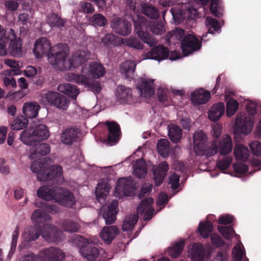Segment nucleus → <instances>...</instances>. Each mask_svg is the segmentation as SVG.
Segmentation results:
<instances>
[{"instance_id":"obj_49","label":"nucleus","mask_w":261,"mask_h":261,"mask_svg":"<svg viewBox=\"0 0 261 261\" xmlns=\"http://www.w3.org/2000/svg\"><path fill=\"white\" fill-rule=\"evenodd\" d=\"M184 247L185 241L182 240L169 249V255L173 258L177 257L182 252Z\"/></svg>"},{"instance_id":"obj_32","label":"nucleus","mask_w":261,"mask_h":261,"mask_svg":"<svg viewBox=\"0 0 261 261\" xmlns=\"http://www.w3.org/2000/svg\"><path fill=\"white\" fill-rule=\"evenodd\" d=\"M110 187L109 184L105 180L101 181L97 184L95 190L96 197L99 202L105 201L107 195L109 194Z\"/></svg>"},{"instance_id":"obj_42","label":"nucleus","mask_w":261,"mask_h":261,"mask_svg":"<svg viewBox=\"0 0 261 261\" xmlns=\"http://www.w3.org/2000/svg\"><path fill=\"white\" fill-rule=\"evenodd\" d=\"M61 226L64 231L71 233L78 232L81 228L80 225L77 222L70 219L63 220Z\"/></svg>"},{"instance_id":"obj_60","label":"nucleus","mask_w":261,"mask_h":261,"mask_svg":"<svg viewBox=\"0 0 261 261\" xmlns=\"http://www.w3.org/2000/svg\"><path fill=\"white\" fill-rule=\"evenodd\" d=\"M126 44L131 47L137 49H142L143 48V44L137 38H129L126 41Z\"/></svg>"},{"instance_id":"obj_44","label":"nucleus","mask_w":261,"mask_h":261,"mask_svg":"<svg viewBox=\"0 0 261 261\" xmlns=\"http://www.w3.org/2000/svg\"><path fill=\"white\" fill-rule=\"evenodd\" d=\"M28 115H18L11 123L13 129L19 130L25 128L28 124Z\"/></svg>"},{"instance_id":"obj_4","label":"nucleus","mask_w":261,"mask_h":261,"mask_svg":"<svg viewBox=\"0 0 261 261\" xmlns=\"http://www.w3.org/2000/svg\"><path fill=\"white\" fill-rule=\"evenodd\" d=\"M31 219L35 226H30L25 230L26 238L28 241H35L44 231L43 224L44 221H50V216L46 212L40 209L35 210L31 216Z\"/></svg>"},{"instance_id":"obj_17","label":"nucleus","mask_w":261,"mask_h":261,"mask_svg":"<svg viewBox=\"0 0 261 261\" xmlns=\"http://www.w3.org/2000/svg\"><path fill=\"white\" fill-rule=\"evenodd\" d=\"M82 73L94 79H98L104 75L105 69L101 64L92 62L90 63L88 66L85 65L82 67Z\"/></svg>"},{"instance_id":"obj_57","label":"nucleus","mask_w":261,"mask_h":261,"mask_svg":"<svg viewBox=\"0 0 261 261\" xmlns=\"http://www.w3.org/2000/svg\"><path fill=\"white\" fill-rule=\"evenodd\" d=\"M232 161V158L231 156L224 157L222 159L217 161V167L221 170H225L231 165Z\"/></svg>"},{"instance_id":"obj_62","label":"nucleus","mask_w":261,"mask_h":261,"mask_svg":"<svg viewBox=\"0 0 261 261\" xmlns=\"http://www.w3.org/2000/svg\"><path fill=\"white\" fill-rule=\"evenodd\" d=\"M234 218L230 215H221L218 220L219 224L221 225L230 224L233 221Z\"/></svg>"},{"instance_id":"obj_22","label":"nucleus","mask_w":261,"mask_h":261,"mask_svg":"<svg viewBox=\"0 0 261 261\" xmlns=\"http://www.w3.org/2000/svg\"><path fill=\"white\" fill-rule=\"evenodd\" d=\"M34 147L31 151L30 158L31 159H35L40 156L48 154L50 152V145L46 143L37 144L35 143Z\"/></svg>"},{"instance_id":"obj_8","label":"nucleus","mask_w":261,"mask_h":261,"mask_svg":"<svg viewBox=\"0 0 261 261\" xmlns=\"http://www.w3.org/2000/svg\"><path fill=\"white\" fill-rule=\"evenodd\" d=\"M254 115H237L234 123V129L239 133L248 135L254 125Z\"/></svg>"},{"instance_id":"obj_48","label":"nucleus","mask_w":261,"mask_h":261,"mask_svg":"<svg viewBox=\"0 0 261 261\" xmlns=\"http://www.w3.org/2000/svg\"><path fill=\"white\" fill-rule=\"evenodd\" d=\"M170 142L167 139H162L157 143L159 153L163 157L168 156L170 150Z\"/></svg>"},{"instance_id":"obj_1","label":"nucleus","mask_w":261,"mask_h":261,"mask_svg":"<svg viewBox=\"0 0 261 261\" xmlns=\"http://www.w3.org/2000/svg\"><path fill=\"white\" fill-rule=\"evenodd\" d=\"M58 48L60 50L56 53H51L48 57V62L60 71L71 70V68H75L81 65L88 61L89 53L84 50H79L74 53L70 59H67L69 55V48L65 43H59Z\"/></svg>"},{"instance_id":"obj_29","label":"nucleus","mask_w":261,"mask_h":261,"mask_svg":"<svg viewBox=\"0 0 261 261\" xmlns=\"http://www.w3.org/2000/svg\"><path fill=\"white\" fill-rule=\"evenodd\" d=\"M117 97L121 103L132 104L134 102L131 89L123 86L118 87Z\"/></svg>"},{"instance_id":"obj_63","label":"nucleus","mask_w":261,"mask_h":261,"mask_svg":"<svg viewBox=\"0 0 261 261\" xmlns=\"http://www.w3.org/2000/svg\"><path fill=\"white\" fill-rule=\"evenodd\" d=\"M180 176L177 173L172 174L169 178V184L171 185L172 190H176L179 186Z\"/></svg>"},{"instance_id":"obj_55","label":"nucleus","mask_w":261,"mask_h":261,"mask_svg":"<svg viewBox=\"0 0 261 261\" xmlns=\"http://www.w3.org/2000/svg\"><path fill=\"white\" fill-rule=\"evenodd\" d=\"M219 150V143L217 141H214L208 146L203 150L204 154L207 156H212L217 153Z\"/></svg>"},{"instance_id":"obj_58","label":"nucleus","mask_w":261,"mask_h":261,"mask_svg":"<svg viewBox=\"0 0 261 261\" xmlns=\"http://www.w3.org/2000/svg\"><path fill=\"white\" fill-rule=\"evenodd\" d=\"M225 105L223 102L214 104L208 112V114H224Z\"/></svg>"},{"instance_id":"obj_33","label":"nucleus","mask_w":261,"mask_h":261,"mask_svg":"<svg viewBox=\"0 0 261 261\" xmlns=\"http://www.w3.org/2000/svg\"><path fill=\"white\" fill-rule=\"evenodd\" d=\"M168 136L170 140L177 143L179 142L182 137V129L178 125L174 124H170L168 126Z\"/></svg>"},{"instance_id":"obj_45","label":"nucleus","mask_w":261,"mask_h":261,"mask_svg":"<svg viewBox=\"0 0 261 261\" xmlns=\"http://www.w3.org/2000/svg\"><path fill=\"white\" fill-rule=\"evenodd\" d=\"M206 141V136L201 130L197 132L193 135V144L195 147L202 150L204 144Z\"/></svg>"},{"instance_id":"obj_21","label":"nucleus","mask_w":261,"mask_h":261,"mask_svg":"<svg viewBox=\"0 0 261 261\" xmlns=\"http://www.w3.org/2000/svg\"><path fill=\"white\" fill-rule=\"evenodd\" d=\"M211 97L210 92L199 89L192 92L191 94V100L194 105H200L207 102Z\"/></svg>"},{"instance_id":"obj_27","label":"nucleus","mask_w":261,"mask_h":261,"mask_svg":"<svg viewBox=\"0 0 261 261\" xmlns=\"http://www.w3.org/2000/svg\"><path fill=\"white\" fill-rule=\"evenodd\" d=\"M79 132L77 129L70 127L63 132L61 137V141L66 145H71L77 141Z\"/></svg>"},{"instance_id":"obj_26","label":"nucleus","mask_w":261,"mask_h":261,"mask_svg":"<svg viewBox=\"0 0 261 261\" xmlns=\"http://www.w3.org/2000/svg\"><path fill=\"white\" fill-rule=\"evenodd\" d=\"M63 170L61 166L59 165L53 166L49 169L48 168L47 171H45L43 175H39V180H50L61 176Z\"/></svg>"},{"instance_id":"obj_24","label":"nucleus","mask_w":261,"mask_h":261,"mask_svg":"<svg viewBox=\"0 0 261 261\" xmlns=\"http://www.w3.org/2000/svg\"><path fill=\"white\" fill-rule=\"evenodd\" d=\"M153 80L143 79L138 86L140 95L144 97H150L154 93Z\"/></svg>"},{"instance_id":"obj_34","label":"nucleus","mask_w":261,"mask_h":261,"mask_svg":"<svg viewBox=\"0 0 261 261\" xmlns=\"http://www.w3.org/2000/svg\"><path fill=\"white\" fill-rule=\"evenodd\" d=\"M249 154V151L247 147L240 144L236 145L234 155L237 160L245 162L247 161Z\"/></svg>"},{"instance_id":"obj_38","label":"nucleus","mask_w":261,"mask_h":261,"mask_svg":"<svg viewBox=\"0 0 261 261\" xmlns=\"http://www.w3.org/2000/svg\"><path fill=\"white\" fill-rule=\"evenodd\" d=\"M101 42L105 47L112 48L120 44V38L112 33H108L101 39Z\"/></svg>"},{"instance_id":"obj_36","label":"nucleus","mask_w":261,"mask_h":261,"mask_svg":"<svg viewBox=\"0 0 261 261\" xmlns=\"http://www.w3.org/2000/svg\"><path fill=\"white\" fill-rule=\"evenodd\" d=\"M141 8L142 13L149 18L156 19L159 17V11L154 6L147 3H142Z\"/></svg>"},{"instance_id":"obj_31","label":"nucleus","mask_w":261,"mask_h":261,"mask_svg":"<svg viewBox=\"0 0 261 261\" xmlns=\"http://www.w3.org/2000/svg\"><path fill=\"white\" fill-rule=\"evenodd\" d=\"M35 143L47 140L49 137L50 133L47 127L44 124L38 125L33 130Z\"/></svg>"},{"instance_id":"obj_52","label":"nucleus","mask_w":261,"mask_h":261,"mask_svg":"<svg viewBox=\"0 0 261 261\" xmlns=\"http://www.w3.org/2000/svg\"><path fill=\"white\" fill-rule=\"evenodd\" d=\"M218 231L227 240H230L235 233V231L231 226H218Z\"/></svg>"},{"instance_id":"obj_7","label":"nucleus","mask_w":261,"mask_h":261,"mask_svg":"<svg viewBox=\"0 0 261 261\" xmlns=\"http://www.w3.org/2000/svg\"><path fill=\"white\" fill-rule=\"evenodd\" d=\"M66 79L70 82L86 86L95 93H99L101 89L99 82L94 80L90 81L84 75H79L72 72L69 73L67 74Z\"/></svg>"},{"instance_id":"obj_37","label":"nucleus","mask_w":261,"mask_h":261,"mask_svg":"<svg viewBox=\"0 0 261 261\" xmlns=\"http://www.w3.org/2000/svg\"><path fill=\"white\" fill-rule=\"evenodd\" d=\"M9 51L11 55L15 57L22 56V42L20 38H15L11 41Z\"/></svg>"},{"instance_id":"obj_50","label":"nucleus","mask_w":261,"mask_h":261,"mask_svg":"<svg viewBox=\"0 0 261 261\" xmlns=\"http://www.w3.org/2000/svg\"><path fill=\"white\" fill-rule=\"evenodd\" d=\"M48 23L51 27L64 28L65 21L57 14L53 13L48 17Z\"/></svg>"},{"instance_id":"obj_54","label":"nucleus","mask_w":261,"mask_h":261,"mask_svg":"<svg viewBox=\"0 0 261 261\" xmlns=\"http://www.w3.org/2000/svg\"><path fill=\"white\" fill-rule=\"evenodd\" d=\"M91 22L95 27H103L107 23V19L103 15L98 13L93 15Z\"/></svg>"},{"instance_id":"obj_30","label":"nucleus","mask_w":261,"mask_h":261,"mask_svg":"<svg viewBox=\"0 0 261 261\" xmlns=\"http://www.w3.org/2000/svg\"><path fill=\"white\" fill-rule=\"evenodd\" d=\"M59 92L66 94L72 99H75L79 93V89L74 85L69 83L60 84L58 87Z\"/></svg>"},{"instance_id":"obj_19","label":"nucleus","mask_w":261,"mask_h":261,"mask_svg":"<svg viewBox=\"0 0 261 261\" xmlns=\"http://www.w3.org/2000/svg\"><path fill=\"white\" fill-rule=\"evenodd\" d=\"M169 49L163 45H159L153 47L150 51L146 53V59L161 61L168 59L169 57Z\"/></svg>"},{"instance_id":"obj_53","label":"nucleus","mask_w":261,"mask_h":261,"mask_svg":"<svg viewBox=\"0 0 261 261\" xmlns=\"http://www.w3.org/2000/svg\"><path fill=\"white\" fill-rule=\"evenodd\" d=\"M239 103L237 100L233 98H229L226 103V114H235L238 110Z\"/></svg>"},{"instance_id":"obj_15","label":"nucleus","mask_w":261,"mask_h":261,"mask_svg":"<svg viewBox=\"0 0 261 261\" xmlns=\"http://www.w3.org/2000/svg\"><path fill=\"white\" fill-rule=\"evenodd\" d=\"M45 99L57 108L65 110L67 109L69 101L65 96L59 93L49 91L45 94Z\"/></svg>"},{"instance_id":"obj_43","label":"nucleus","mask_w":261,"mask_h":261,"mask_svg":"<svg viewBox=\"0 0 261 261\" xmlns=\"http://www.w3.org/2000/svg\"><path fill=\"white\" fill-rule=\"evenodd\" d=\"M205 25L208 28V32L202 36V39L206 37L207 33L214 34L215 31H217L220 29L218 20L211 17H206Z\"/></svg>"},{"instance_id":"obj_6","label":"nucleus","mask_w":261,"mask_h":261,"mask_svg":"<svg viewBox=\"0 0 261 261\" xmlns=\"http://www.w3.org/2000/svg\"><path fill=\"white\" fill-rule=\"evenodd\" d=\"M50 43L47 38L41 37L36 40L33 48V53L37 58H39L46 53H47L48 57L51 53H53V54L60 50L58 47V44L52 47H50Z\"/></svg>"},{"instance_id":"obj_18","label":"nucleus","mask_w":261,"mask_h":261,"mask_svg":"<svg viewBox=\"0 0 261 261\" xmlns=\"http://www.w3.org/2000/svg\"><path fill=\"white\" fill-rule=\"evenodd\" d=\"M53 163L49 158H44L34 161L31 165L32 172L37 173V178L39 180V175H43L45 171L48 170V167Z\"/></svg>"},{"instance_id":"obj_41","label":"nucleus","mask_w":261,"mask_h":261,"mask_svg":"<svg viewBox=\"0 0 261 261\" xmlns=\"http://www.w3.org/2000/svg\"><path fill=\"white\" fill-rule=\"evenodd\" d=\"M40 106L35 101L25 102L22 107L23 114H38Z\"/></svg>"},{"instance_id":"obj_61","label":"nucleus","mask_w":261,"mask_h":261,"mask_svg":"<svg viewBox=\"0 0 261 261\" xmlns=\"http://www.w3.org/2000/svg\"><path fill=\"white\" fill-rule=\"evenodd\" d=\"M211 240L212 244L217 248L222 247L225 244V242L218 234H212L211 236Z\"/></svg>"},{"instance_id":"obj_13","label":"nucleus","mask_w":261,"mask_h":261,"mask_svg":"<svg viewBox=\"0 0 261 261\" xmlns=\"http://www.w3.org/2000/svg\"><path fill=\"white\" fill-rule=\"evenodd\" d=\"M40 256L42 261H62L65 255L60 248L51 247L42 249L40 252Z\"/></svg>"},{"instance_id":"obj_3","label":"nucleus","mask_w":261,"mask_h":261,"mask_svg":"<svg viewBox=\"0 0 261 261\" xmlns=\"http://www.w3.org/2000/svg\"><path fill=\"white\" fill-rule=\"evenodd\" d=\"M37 195L45 200L54 199L60 205L67 207H71L75 204L73 193L66 188L58 186H42L38 189Z\"/></svg>"},{"instance_id":"obj_14","label":"nucleus","mask_w":261,"mask_h":261,"mask_svg":"<svg viewBox=\"0 0 261 261\" xmlns=\"http://www.w3.org/2000/svg\"><path fill=\"white\" fill-rule=\"evenodd\" d=\"M154 200L150 197H147L143 199L139 204L137 211L139 214H144V221L150 220L153 215L154 210L152 206Z\"/></svg>"},{"instance_id":"obj_64","label":"nucleus","mask_w":261,"mask_h":261,"mask_svg":"<svg viewBox=\"0 0 261 261\" xmlns=\"http://www.w3.org/2000/svg\"><path fill=\"white\" fill-rule=\"evenodd\" d=\"M234 172L238 174H244L248 170V167L245 164L238 163L233 164Z\"/></svg>"},{"instance_id":"obj_16","label":"nucleus","mask_w":261,"mask_h":261,"mask_svg":"<svg viewBox=\"0 0 261 261\" xmlns=\"http://www.w3.org/2000/svg\"><path fill=\"white\" fill-rule=\"evenodd\" d=\"M118 205V201L117 200H113L108 206L106 207H103L101 210V212L103 213L102 217L105 220L106 224H112L115 222Z\"/></svg>"},{"instance_id":"obj_10","label":"nucleus","mask_w":261,"mask_h":261,"mask_svg":"<svg viewBox=\"0 0 261 261\" xmlns=\"http://www.w3.org/2000/svg\"><path fill=\"white\" fill-rule=\"evenodd\" d=\"M50 223H51V217L50 221H44L43 224L44 231L42 232V237L47 242H59L62 240L63 233L62 231L51 225Z\"/></svg>"},{"instance_id":"obj_12","label":"nucleus","mask_w":261,"mask_h":261,"mask_svg":"<svg viewBox=\"0 0 261 261\" xmlns=\"http://www.w3.org/2000/svg\"><path fill=\"white\" fill-rule=\"evenodd\" d=\"M111 25L116 33L123 36L128 35L132 31V24L125 19L115 17L112 19Z\"/></svg>"},{"instance_id":"obj_9","label":"nucleus","mask_w":261,"mask_h":261,"mask_svg":"<svg viewBox=\"0 0 261 261\" xmlns=\"http://www.w3.org/2000/svg\"><path fill=\"white\" fill-rule=\"evenodd\" d=\"M201 47V41L191 34L184 36L181 41V48L184 56L197 51Z\"/></svg>"},{"instance_id":"obj_11","label":"nucleus","mask_w":261,"mask_h":261,"mask_svg":"<svg viewBox=\"0 0 261 261\" xmlns=\"http://www.w3.org/2000/svg\"><path fill=\"white\" fill-rule=\"evenodd\" d=\"M115 190L125 196H132L136 192V184L131 177L121 178L117 180Z\"/></svg>"},{"instance_id":"obj_5","label":"nucleus","mask_w":261,"mask_h":261,"mask_svg":"<svg viewBox=\"0 0 261 261\" xmlns=\"http://www.w3.org/2000/svg\"><path fill=\"white\" fill-rule=\"evenodd\" d=\"M76 243L80 248V252L88 261H94L99 254L98 248L90 243L88 240L82 236L76 238Z\"/></svg>"},{"instance_id":"obj_2","label":"nucleus","mask_w":261,"mask_h":261,"mask_svg":"<svg viewBox=\"0 0 261 261\" xmlns=\"http://www.w3.org/2000/svg\"><path fill=\"white\" fill-rule=\"evenodd\" d=\"M133 20L135 31L138 37L143 42L151 47L156 45L157 40L149 34V30L155 35H162L165 32L163 23L156 22L150 24L146 18L142 15L138 14L136 16H134Z\"/></svg>"},{"instance_id":"obj_23","label":"nucleus","mask_w":261,"mask_h":261,"mask_svg":"<svg viewBox=\"0 0 261 261\" xmlns=\"http://www.w3.org/2000/svg\"><path fill=\"white\" fill-rule=\"evenodd\" d=\"M169 170V166L166 162L161 163L153 171V177L155 184L159 186L163 182L167 172Z\"/></svg>"},{"instance_id":"obj_51","label":"nucleus","mask_w":261,"mask_h":261,"mask_svg":"<svg viewBox=\"0 0 261 261\" xmlns=\"http://www.w3.org/2000/svg\"><path fill=\"white\" fill-rule=\"evenodd\" d=\"M21 141L25 144L33 146L35 143L33 130L25 129L23 130L20 137Z\"/></svg>"},{"instance_id":"obj_20","label":"nucleus","mask_w":261,"mask_h":261,"mask_svg":"<svg viewBox=\"0 0 261 261\" xmlns=\"http://www.w3.org/2000/svg\"><path fill=\"white\" fill-rule=\"evenodd\" d=\"M106 125L108 127L109 134L107 137V142L109 144L116 143L120 139L121 130L119 125L115 121H106Z\"/></svg>"},{"instance_id":"obj_56","label":"nucleus","mask_w":261,"mask_h":261,"mask_svg":"<svg viewBox=\"0 0 261 261\" xmlns=\"http://www.w3.org/2000/svg\"><path fill=\"white\" fill-rule=\"evenodd\" d=\"M246 102V109L248 114H257L260 103L251 100H247Z\"/></svg>"},{"instance_id":"obj_39","label":"nucleus","mask_w":261,"mask_h":261,"mask_svg":"<svg viewBox=\"0 0 261 261\" xmlns=\"http://www.w3.org/2000/svg\"><path fill=\"white\" fill-rule=\"evenodd\" d=\"M147 168L145 162L142 159L136 161L134 165V173L140 178L144 177L147 174Z\"/></svg>"},{"instance_id":"obj_25","label":"nucleus","mask_w":261,"mask_h":261,"mask_svg":"<svg viewBox=\"0 0 261 261\" xmlns=\"http://www.w3.org/2000/svg\"><path fill=\"white\" fill-rule=\"evenodd\" d=\"M136 67L135 61L127 60L121 64L120 71L126 79L131 81L133 79Z\"/></svg>"},{"instance_id":"obj_28","label":"nucleus","mask_w":261,"mask_h":261,"mask_svg":"<svg viewBox=\"0 0 261 261\" xmlns=\"http://www.w3.org/2000/svg\"><path fill=\"white\" fill-rule=\"evenodd\" d=\"M119 230L115 226L104 227L100 233V237L107 244H110L118 233Z\"/></svg>"},{"instance_id":"obj_47","label":"nucleus","mask_w":261,"mask_h":261,"mask_svg":"<svg viewBox=\"0 0 261 261\" xmlns=\"http://www.w3.org/2000/svg\"><path fill=\"white\" fill-rule=\"evenodd\" d=\"M139 218L137 215H130L126 217L123 221L122 228L123 231L131 230L137 223Z\"/></svg>"},{"instance_id":"obj_46","label":"nucleus","mask_w":261,"mask_h":261,"mask_svg":"<svg viewBox=\"0 0 261 261\" xmlns=\"http://www.w3.org/2000/svg\"><path fill=\"white\" fill-rule=\"evenodd\" d=\"M192 254V261H203L205 256V250L202 245L194 244Z\"/></svg>"},{"instance_id":"obj_40","label":"nucleus","mask_w":261,"mask_h":261,"mask_svg":"<svg viewBox=\"0 0 261 261\" xmlns=\"http://www.w3.org/2000/svg\"><path fill=\"white\" fill-rule=\"evenodd\" d=\"M200 235L205 239H207L210 236L213 230V225L210 221L200 222L198 227Z\"/></svg>"},{"instance_id":"obj_35","label":"nucleus","mask_w":261,"mask_h":261,"mask_svg":"<svg viewBox=\"0 0 261 261\" xmlns=\"http://www.w3.org/2000/svg\"><path fill=\"white\" fill-rule=\"evenodd\" d=\"M220 153L222 155L229 154L232 149V141L229 135H226L222 141L219 143Z\"/></svg>"},{"instance_id":"obj_59","label":"nucleus","mask_w":261,"mask_h":261,"mask_svg":"<svg viewBox=\"0 0 261 261\" xmlns=\"http://www.w3.org/2000/svg\"><path fill=\"white\" fill-rule=\"evenodd\" d=\"M252 153L254 155L261 156V143L258 141H254L249 144Z\"/></svg>"}]
</instances>
